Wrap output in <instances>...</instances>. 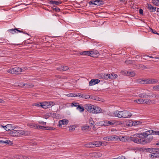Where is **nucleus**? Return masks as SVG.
Here are the masks:
<instances>
[{"mask_svg":"<svg viewBox=\"0 0 159 159\" xmlns=\"http://www.w3.org/2000/svg\"><path fill=\"white\" fill-rule=\"evenodd\" d=\"M17 159H30L29 158L25 156H19L16 157Z\"/></svg>","mask_w":159,"mask_h":159,"instance_id":"obj_23","label":"nucleus"},{"mask_svg":"<svg viewBox=\"0 0 159 159\" xmlns=\"http://www.w3.org/2000/svg\"><path fill=\"white\" fill-rule=\"evenodd\" d=\"M42 107L44 109H47L49 108V107L48 106L47 104H46V102H44L42 103Z\"/></svg>","mask_w":159,"mask_h":159,"instance_id":"obj_28","label":"nucleus"},{"mask_svg":"<svg viewBox=\"0 0 159 159\" xmlns=\"http://www.w3.org/2000/svg\"><path fill=\"white\" fill-rule=\"evenodd\" d=\"M32 106H37L38 107H42V103L41 102H37L34 103L32 105Z\"/></svg>","mask_w":159,"mask_h":159,"instance_id":"obj_29","label":"nucleus"},{"mask_svg":"<svg viewBox=\"0 0 159 159\" xmlns=\"http://www.w3.org/2000/svg\"><path fill=\"white\" fill-rule=\"evenodd\" d=\"M90 53V51H83L80 52V55H87L89 56Z\"/></svg>","mask_w":159,"mask_h":159,"instance_id":"obj_20","label":"nucleus"},{"mask_svg":"<svg viewBox=\"0 0 159 159\" xmlns=\"http://www.w3.org/2000/svg\"><path fill=\"white\" fill-rule=\"evenodd\" d=\"M90 55L93 57H97L99 55V53L98 51H90Z\"/></svg>","mask_w":159,"mask_h":159,"instance_id":"obj_7","label":"nucleus"},{"mask_svg":"<svg viewBox=\"0 0 159 159\" xmlns=\"http://www.w3.org/2000/svg\"><path fill=\"white\" fill-rule=\"evenodd\" d=\"M49 104L50 107H51V106H53L54 105V103L52 102H49Z\"/></svg>","mask_w":159,"mask_h":159,"instance_id":"obj_61","label":"nucleus"},{"mask_svg":"<svg viewBox=\"0 0 159 159\" xmlns=\"http://www.w3.org/2000/svg\"><path fill=\"white\" fill-rule=\"evenodd\" d=\"M89 128V126L85 125L84 126H82L81 129L82 130H88Z\"/></svg>","mask_w":159,"mask_h":159,"instance_id":"obj_44","label":"nucleus"},{"mask_svg":"<svg viewBox=\"0 0 159 159\" xmlns=\"http://www.w3.org/2000/svg\"><path fill=\"white\" fill-rule=\"evenodd\" d=\"M153 139V137L152 135L148 136V138H143L142 144H145L146 143L150 142Z\"/></svg>","mask_w":159,"mask_h":159,"instance_id":"obj_6","label":"nucleus"},{"mask_svg":"<svg viewBox=\"0 0 159 159\" xmlns=\"http://www.w3.org/2000/svg\"><path fill=\"white\" fill-rule=\"evenodd\" d=\"M20 68L18 67H16L11 69H9L7 70V72L9 73L13 74H17V72H20Z\"/></svg>","mask_w":159,"mask_h":159,"instance_id":"obj_5","label":"nucleus"},{"mask_svg":"<svg viewBox=\"0 0 159 159\" xmlns=\"http://www.w3.org/2000/svg\"><path fill=\"white\" fill-rule=\"evenodd\" d=\"M90 98L91 99L98 100V98L95 96H90Z\"/></svg>","mask_w":159,"mask_h":159,"instance_id":"obj_48","label":"nucleus"},{"mask_svg":"<svg viewBox=\"0 0 159 159\" xmlns=\"http://www.w3.org/2000/svg\"><path fill=\"white\" fill-rule=\"evenodd\" d=\"M117 77V75L114 73H111V75L109 74V75H108V78H109L111 80H113L116 78Z\"/></svg>","mask_w":159,"mask_h":159,"instance_id":"obj_18","label":"nucleus"},{"mask_svg":"<svg viewBox=\"0 0 159 159\" xmlns=\"http://www.w3.org/2000/svg\"><path fill=\"white\" fill-rule=\"evenodd\" d=\"M109 121L108 120H105L104 121V123L103 124L105 126H107L106 125V124H108L109 123Z\"/></svg>","mask_w":159,"mask_h":159,"instance_id":"obj_63","label":"nucleus"},{"mask_svg":"<svg viewBox=\"0 0 159 159\" xmlns=\"http://www.w3.org/2000/svg\"><path fill=\"white\" fill-rule=\"evenodd\" d=\"M61 68H62V71H65L69 69V67L67 66H61Z\"/></svg>","mask_w":159,"mask_h":159,"instance_id":"obj_35","label":"nucleus"},{"mask_svg":"<svg viewBox=\"0 0 159 159\" xmlns=\"http://www.w3.org/2000/svg\"><path fill=\"white\" fill-rule=\"evenodd\" d=\"M55 129H56V128L54 127H50L49 126H46L45 130H52Z\"/></svg>","mask_w":159,"mask_h":159,"instance_id":"obj_33","label":"nucleus"},{"mask_svg":"<svg viewBox=\"0 0 159 159\" xmlns=\"http://www.w3.org/2000/svg\"><path fill=\"white\" fill-rule=\"evenodd\" d=\"M93 145H94V147H99L101 146L102 144L101 142L100 141H94L93 142Z\"/></svg>","mask_w":159,"mask_h":159,"instance_id":"obj_14","label":"nucleus"},{"mask_svg":"<svg viewBox=\"0 0 159 159\" xmlns=\"http://www.w3.org/2000/svg\"><path fill=\"white\" fill-rule=\"evenodd\" d=\"M137 67L141 70H143L147 69V68L145 66L142 64H139L137 66Z\"/></svg>","mask_w":159,"mask_h":159,"instance_id":"obj_26","label":"nucleus"},{"mask_svg":"<svg viewBox=\"0 0 159 159\" xmlns=\"http://www.w3.org/2000/svg\"><path fill=\"white\" fill-rule=\"evenodd\" d=\"M87 148H94L93 142H90L85 144L84 146Z\"/></svg>","mask_w":159,"mask_h":159,"instance_id":"obj_22","label":"nucleus"},{"mask_svg":"<svg viewBox=\"0 0 159 159\" xmlns=\"http://www.w3.org/2000/svg\"><path fill=\"white\" fill-rule=\"evenodd\" d=\"M153 134L157 135H159V131H153Z\"/></svg>","mask_w":159,"mask_h":159,"instance_id":"obj_56","label":"nucleus"},{"mask_svg":"<svg viewBox=\"0 0 159 159\" xmlns=\"http://www.w3.org/2000/svg\"><path fill=\"white\" fill-rule=\"evenodd\" d=\"M152 2L153 3V4L157 6H159V2H157V1L155 0H152Z\"/></svg>","mask_w":159,"mask_h":159,"instance_id":"obj_40","label":"nucleus"},{"mask_svg":"<svg viewBox=\"0 0 159 159\" xmlns=\"http://www.w3.org/2000/svg\"><path fill=\"white\" fill-rule=\"evenodd\" d=\"M129 75L131 77H134L135 75V73L134 72H130L129 73Z\"/></svg>","mask_w":159,"mask_h":159,"instance_id":"obj_54","label":"nucleus"},{"mask_svg":"<svg viewBox=\"0 0 159 159\" xmlns=\"http://www.w3.org/2000/svg\"><path fill=\"white\" fill-rule=\"evenodd\" d=\"M75 129V126L72 125L70 127L69 131H73Z\"/></svg>","mask_w":159,"mask_h":159,"instance_id":"obj_52","label":"nucleus"},{"mask_svg":"<svg viewBox=\"0 0 159 159\" xmlns=\"http://www.w3.org/2000/svg\"><path fill=\"white\" fill-rule=\"evenodd\" d=\"M90 96L86 94H83L82 98H84L86 99L90 98Z\"/></svg>","mask_w":159,"mask_h":159,"instance_id":"obj_38","label":"nucleus"},{"mask_svg":"<svg viewBox=\"0 0 159 159\" xmlns=\"http://www.w3.org/2000/svg\"><path fill=\"white\" fill-rule=\"evenodd\" d=\"M128 140H129L130 141H133L135 143H136L139 144H142L143 139H139L138 138H135L133 137H130L128 139H126Z\"/></svg>","mask_w":159,"mask_h":159,"instance_id":"obj_3","label":"nucleus"},{"mask_svg":"<svg viewBox=\"0 0 159 159\" xmlns=\"http://www.w3.org/2000/svg\"><path fill=\"white\" fill-rule=\"evenodd\" d=\"M154 95H155L153 93H152V95H150V93L147 94L146 93H143L139 94L138 96L141 98H149L153 97Z\"/></svg>","mask_w":159,"mask_h":159,"instance_id":"obj_4","label":"nucleus"},{"mask_svg":"<svg viewBox=\"0 0 159 159\" xmlns=\"http://www.w3.org/2000/svg\"><path fill=\"white\" fill-rule=\"evenodd\" d=\"M100 2H95V5H98V6H101V5H102V2H103L102 1V0H99Z\"/></svg>","mask_w":159,"mask_h":159,"instance_id":"obj_46","label":"nucleus"},{"mask_svg":"<svg viewBox=\"0 0 159 159\" xmlns=\"http://www.w3.org/2000/svg\"><path fill=\"white\" fill-rule=\"evenodd\" d=\"M48 116H52L53 118H57V117H59V115L55 113H48Z\"/></svg>","mask_w":159,"mask_h":159,"instance_id":"obj_19","label":"nucleus"},{"mask_svg":"<svg viewBox=\"0 0 159 159\" xmlns=\"http://www.w3.org/2000/svg\"><path fill=\"white\" fill-rule=\"evenodd\" d=\"M145 101L144 102V103L147 105H151L153 104H154L155 102L154 100L148 99V100H145Z\"/></svg>","mask_w":159,"mask_h":159,"instance_id":"obj_15","label":"nucleus"},{"mask_svg":"<svg viewBox=\"0 0 159 159\" xmlns=\"http://www.w3.org/2000/svg\"><path fill=\"white\" fill-rule=\"evenodd\" d=\"M109 137V141H114V138H113V136H110Z\"/></svg>","mask_w":159,"mask_h":159,"instance_id":"obj_59","label":"nucleus"},{"mask_svg":"<svg viewBox=\"0 0 159 159\" xmlns=\"http://www.w3.org/2000/svg\"><path fill=\"white\" fill-rule=\"evenodd\" d=\"M108 75H109V74H100L99 75L98 77L99 79L101 78L103 79L107 80L108 79Z\"/></svg>","mask_w":159,"mask_h":159,"instance_id":"obj_11","label":"nucleus"},{"mask_svg":"<svg viewBox=\"0 0 159 159\" xmlns=\"http://www.w3.org/2000/svg\"><path fill=\"white\" fill-rule=\"evenodd\" d=\"M52 9L53 10H55L57 12H59L60 11L59 7L55 6L53 7Z\"/></svg>","mask_w":159,"mask_h":159,"instance_id":"obj_41","label":"nucleus"},{"mask_svg":"<svg viewBox=\"0 0 159 159\" xmlns=\"http://www.w3.org/2000/svg\"><path fill=\"white\" fill-rule=\"evenodd\" d=\"M100 2L99 0H92L89 1V3L90 5H95V2Z\"/></svg>","mask_w":159,"mask_h":159,"instance_id":"obj_34","label":"nucleus"},{"mask_svg":"<svg viewBox=\"0 0 159 159\" xmlns=\"http://www.w3.org/2000/svg\"><path fill=\"white\" fill-rule=\"evenodd\" d=\"M25 134V131L23 130H17V136H20Z\"/></svg>","mask_w":159,"mask_h":159,"instance_id":"obj_17","label":"nucleus"},{"mask_svg":"<svg viewBox=\"0 0 159 159\" xmlns=\"http://www.w3.org/2000/svg\"><path fill=\"white\" fill-rule=\"evenodd\" d=\"M71 106H74L76 107H78V106H79L80 105L79 103L78 102H72L71 103Z\"/></svg>","mask_w":159,"mask_h":159,"instance_id":"obj_50","label":"nucleus"},{"mask_svg":"<svg viewBox=\"0 0 159 159\" xmlns=\"http://www.w3.org/2000/svg\"><path fill=\"white\" fill-rule=\"evenodd\" d=\"M151 80L148 83H151V84H155L158 82V80L156 79H151Z\"/></svg>","mask_w":159,"mask_h":159,"instance_id":"obj_37","label":"nucleus"},{"mask_svg":"<svg viewBox=\"0 0 159 159\" xmlns=\"http://www.w3.org/2000/svg\"><path fill=\"white\" fill-rule=\"evenodd\" d=\"M49 3L51 4H55V5H57L59 4H61V2L51 0L49 1Z\"/></svg>","mask_w":159,"mask_h":159,"instance_id":"obj_25","label":"nucleus"},{"mask_svg":"<svg viewBox=\"0 0 159 159\" xmlns=\"http://www.w3.org/2000/svg\"><path fill=\"white\" fill-rule=\"evenodd\" d=\"M84 108H85L83 107L81 105H80L79 106H78L76 108L77 109H79L80 112H82L84 111Z\"/></svg>","mask_w":159,"mask_h":159,"instance_id":"obj_27","label":"nucleus"},{"mask_svg":"<svg viewBox=\"0 0 159 159\" xmlns=\"http://www.w3.org/2000/svg\"><path fill=\"white\" fill-rule=\"evenodd\" d=\"M132 122V125L134 126L140 125L142 123V122H140V121H133Z\"/></svg>","mask_w":159,"mask_h":159,"instance_id":"obj_30","label":"nucleus"},{"mask_svg":"<svg viewBox=\"0 0 159 159\" xmlns=\"http://www.w3.org/2000/svg\"><path fill=\"white\" fill-rule=\"evenodd\" d=\"M159 85H156L153 87V89L155 90H158L159 91V82L158 83Z\"/></svg>","mask_w":159,"mask_h":159,"instance_id":"obj_47","label":"nucleus"},{"mask_svg":"<svg viewBox=\"0 0 159 159\" xmlns=\"http://www.w3.org/2000/svg\"><path fill=\"white\" fill-rule=\"evenodd\" d=\"M145 101V99H143L140 98L136 99L134 101V102H136L138 103H143Z\"/></svg>","mask_w":159,"mask_h":159,"instance_id":"obj_24","label":"nucleus"},{"mask_svg":"<svg viewBox=\"0 0 159 159\" xmlns=\"http://www.w3.org/2000/svg\"><path fill=\"white\" fill-rule=\"evenodd\" d=\"M131 62L132 61L131 60H127L125 61V63L127 64H130Z\"/></svg>","mask_w":159,"mask_h":159,"instance_id":"obj_58","label":"nucleus"},{"mask_svg":"<svg viewBox=\"0 0 159 159\" xmlns=\"http://www.w3.org/2000/svg\"><path fill=\"white\" fill-rule=\"evenodd\" d=\"M139 13L140 15H143V10L142 9L140 8L139 10Z\"/></svg>","mask_w":159,"mask_h":159,"instance_id":"obj_60","label":"nucleus"},{"mask_svg":"<svg viewBox=\"0 0 159 159\" xmlns=\"http://www.w3.org/2000/svg\"><path fill=\"white\" fill-rule=\"evenodd\" d=\"M113 114L115 116L124 118H130L132 115L131 113L126 110L122 111L117 110L114 112Z\"/></svg>","mask_w":159,"mask_h":159,"instance_id":"obj_2","label":"nucleus"},{"mask_svg":"<svg viewBox=\"0 0 159 159\" xmlns=\"http://www.w3.org/2000/svg\"><path fill=\"white\" fill-rule=\"evenodd\" d=\"M103 139L105 140H107L108 141H110L109 139V137H104L103 138Z\"/></svg>","mask_w":159,"mask_h":159,"instance_id":"obj_64","label":"nucleus"},{"mask_svg":"<svg viewBox=\"0 0 159 159\" xmlns=\"http://www.w3.org/2000/svg\"><path fill=\"white\" fill-rule=\"evenodd\" d=\"M151 153L149 155V156L150 158L152 159L157 158V157H156V156L155 155V154L153 153V152Z\"/></svg>","mask_w":159,"mask_h":159,"instance_id":"obj_42","label":"nucleus"},{"mask_svg":"<svg viewBox=\"0 0 159 159\" xmlns=\"http://www.w3.org/2000/svg\"><path fill=\"white\" fill-rule=\"evenodd\" d=\"M153 148H147L145 149V150H146L147 152H149L150 153H152V151L153 150Z\"/></svg>","mask_w":159,"mask_h":159,"instance_id":"obj_39","label":"nucleus"},{"mask_svg":"<svg viewBox=\"0 0 159 159\" xmlns=\"http://www.w3.org/2000/svg\"><path fill=\"white\" fill-rule=\"evenodd\" d=\"M156 157H159V148H154L152 151Z\"/></svg>","mask_w":159,"mask_h":159,"instance_id":"obj_12","label":"nucleus"},{"mask_svg":"<svg viewBox=\"0 0 159 159\" xmlns=\"http://www.w3.org/2000/svg\"><path fill=\"white\" fill-rule=\"evenodd\" d=\"M11 130V131L10 132L11 135L13 136H17V130H15L13 129Z\"/></svg>","mask_w":159,"mask_h":159,"instance_id":"obj_16","label":"nucleus"},{"mask_svg":"<svg viewBox=\"0 0 159 159\" xmlns=\"http://www.w3.org/2000/svg\"><path fill=\"white\" fill-rule=\"evenodd\" d=\"M76 97H78L80 98H82L83 94L80 93H77V95L76 96Z\"/></svg>","mask_w":159,"mask_h":159,"instance_id":"obj_62","label":"nucleus"},{"mask_svg":"<svg viewBox=\"0 0 159 159\" xmlns=\"http://www.w3.org/2000/svg\"><path fill=\"white\" fill-rule=\"evenodd\" d=\"M2 143H6L8 145H12L13 144V143L10 140H7L5 141H3Z\"/></svg>","mask_w":159,"mask_h":159,"instance_id":"obj_31","label":"nucleus"},{"mask_svg":"<svg viewBox=\"0 0 159 159\" xmlns=\"http://www.w3.org/2000/svg\"><path fill=\"white\" fill-rule=\"evenodd\" d=\"M69 122L68 120L66 119H63L60 120L59 121V124L58 125L59 126H61L62 125H67Z\"/></svg>","mask_w":159,"mask_h":159,"instance_id":"obj_10","label":"nucleus"},{"mask_svg":"<svg viewBox=\"0 0 159 159\" xmlns=\"http://www.w3.org/2000/svg\"><path fill=\"white\" fill-rule=\"evenodd\" d=\"M99 80L98 79H92L89 82V85L90 86H92L96 84H97L100 82Z\"/></svg>","mask_w":159,"mask_h":159,"instance_id":"obj_9","label":"nucleus"},{"mask_svg":"<svg viewBox=\"0 0 159 159\" xmlns=\"http://www.w3.org/2000/svg\"><path fill=\"white\" fill-rule=\"evenodd\" d=\"M109 123L108 124H106L107 125H114V123L112 122V121H109Z\"/></svg>","mask_w":159,"mask_h":159,"instance_id":"obj_55","label":"nucleus"},{"mask_svg":"<svg viewBox=\"0 0 159 159\" xmlns=\"http://www.w3.org/2000/svg\"><path fill=\"white\" fill-rule=\"evenodd\" d=\"M142 133H139L137 134H136L137 135H138V136H137V137H138L139 139H140L144 138L143 136L142 135V134H141Z\"/></svg>","mask_w":159,"mask_h":159,"instance_id":"obj_45","label":"nucleus"},{"mask_svg":"<svg viewBox=\"0 0 159 159\" xmlns=\"http://www.w3.org/2000/svg\"><path fill=\"white\" fill-rule=\"evenodd\" d=\"M147 5L148 6V8L151 12H153L156 11V7H152L150 4H147Z\"/></svg>","mask_w":159,"mask_h":159,"instance_id":"obj_13","label":"nucleus"},{"mask_svg":"<svg viewBox=\"0 0 159 159\" xmlns=\"http://www.w3.org/2000/svg\"><path fill=\"white\" fill-rule=\"evenodd\" d=\"M89 123L91 126H92V125H94V122L91 119V120L90 119L89 120Z\"/></svg>","mask_w":159,"mask_h":159,"instance_id":"obj_53","label":"nucleus"},{"mask_svg":"<svg viewBox=\"0 0 159 159\" xmlns=\"http://www.w3.org/2000/svg\"><path fill=\"white\" fill-rule=\"evenodd\" d=\"M150 31L152 32L155 34H158L159 35V34L157 33V31L155 30H153L152 28H150Z\"/></svg>","mask_w":159,"mask_h":159,"instance_id":"obj_51","label":"nucleus"},{"mask_svg":"<svg viewBox=\"0 0 159 159\" xmlns=\"http://www.w3.org/2000/svg\"><path fill=\"white\" fill-rule=\"evenodd\" d=\"M84 107L88 111L91 113L97 114L101 113L102 111L101 108L99 107L90 104H85Z\"/></svg>","mask_w":159,"mask_h":159,"instance_id":"obj_1","label":"nucleus"},{"mask_svg":"<svg viewBox=\"0 0 159 159\" xmlns=\"http://www.w3.org/2000/svg\"><path fill=\"white\" fill-rule=\"evenodd\" d=\"M151 80L150 79H147L145 80H143L142 82H143V84H150L151 83H148V82H150V81Z\"/></svg>","mask_w":159,"mask_h":159,"instance_id":"obj_36","label":"nucleus"},{"mask_svg":"<svg viewBox=\"0 0 159 159\" xmlns=\"http://www.w3.org/2000/svg\"><path fill=\"white\" fill-rule=\"evenodd\" d=\"M36 128L39 129H45L46 126H41L39 125H36Z\"/></svg>","mask_w":159,"mask_h":159,"instance_id":"obj_32","label":"nucleus"},{"mask_svg":"<svg viewBox=\"0 0 159 159\" xmlns=\"http://www.w3.org/2000/svg\"><path fill=\"white\" fill-rule=\"evenodd\" d=\"M14 30H16L18 32L20 33H23L25 34H27L28 35H29V34H28V33L25 32H23V31H22V30H18L17 28L10 29L9 30V31H14Z\"/></svg>","mask_w":159,"mask_h":159,"instance_id":"obj_21","label":"nucleus"},{"mask_svg":"<svg viewBox=\"0 0 159 159\" xmlns=\"http://www.w3.org/2000/svg\"><path fill=\"white\" fill-rule=\"evenodd\" d=\"M11 126V125H7L5 126H3V125H2L1 126L3 128H4L7 131V129H8V130H10V129H7V127H9Z\"/></svg>","mask_w":159,"mask_h":159,"instance_id":"obj_49","label":"nucleus"},{"mask_svg":"<svg viewBox=\"0 0 159 159\" xmlns=\"http://www.w3.org/2000/svg\"><path fill=\"white\" fill-rule=\"evenodd\" d=\"M153 131L152 130H150L145 132L142 133L141 134L143 136L144 138H147L148 136L153 134Z\"/></svg>","mask_w":159,"mask_h":159,"instance_id":"obj_8","label":"nucleus"},{"mask_svg":"<svg viewBox=\"0 0 159 159\" xmlns=\"http://www.w3.org/2000/svg\"><path fill=\"white\" fill-rule=\"evenodd\" d=\"M26 85L28 86L29 88L33 87L34 86V85L33 84H31L29 85V84H25V83L22 84V87H24V86H25Z\"/></svg>","mask_w":159,"mask_h":159,"instance_id":"obj_43","label":"nucleus"},{"mask_svg":"<svg viewBox=\"0 0 159 159\" xmlns=\"http://www.w3.org/2000/svg\"><path fill=\"white\" fill-rule=\"evenodd\" d=\"M20 72H22L25 70H26L27 69V67H24L22 68H20Z\"/></svg>","mask_w":159,"mask_h":159,"instance_id":"obj_57","label":"nucleus"}]
</instances>
